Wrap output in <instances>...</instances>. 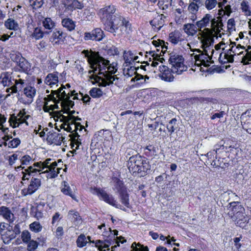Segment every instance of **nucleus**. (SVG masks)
I'll list each match as a JSON object with an SVG mask.
<instances>
[{
	"label": "nucleus",
	"mask_w": 251,
	"mask_h": 251,
	"mask_svg": "<svg viewBox=\"0 0 251 251\" xmlns=\"http://www.w3.org/2000/svg\"><path fill=\"white\" fill-rule=\"evenodd\" d=\"M82 53L87 58L92 69L89 71V74L93 73L90 75V79L100 86H106L112 84L115 80V77L112 74L117 71V64L114 62L110 64L108 60L99 55H94L88 50H84Z\"/></svg>",
	"instance_id": "nucleus-1"
},
{
	"label": "nucleus",
	"mask_w": 251,
	"mask_h": 251,
	"mask_svg": "<svg viewBox=\"0 0 251 251\" xmlns=\"http://www.w3.org/2000/svg\"><path fill=\"white\" fill-rule=\"evenodd\" d=\"M104 25L105 30L112 33L115 36L121 37L129 34L132 31L131 25L124 17L116 12L114 5H106L98 12Z\"/></svg>",
	"instance_id": "nucleus-2"
},
{
	"label": "nucleus",
	"mask_w": 251,
	"mask_h": 251,
	"mask_svg": "<svg viewBox=\"0 0 251 251\" xmlns=\"http://www.w3.org/2000/svg\"><path fill=\"white\" fill-rule=\"evenodd\" d=\"M196 25L199 32L198 39L205 47H208L213 43L214 37H222V34H224L221 33L224 26L221 18H216L209 13L197 21Z\"/></svg>",
	"instance_id": "nucleus-3"
},
{
	"label": "nucleus",
	"mask_w": 251,
	"mask_h": 251,
	"mask_svg": "<svg viewBox=\"0 0 251 251\" xmlns=\"http://www.w3.org/2000/svg\"><path fill=\"white\" fill-rule=\"evenodd\" d=\"M31 161V157L29 155H25L21 159V165L15 168L17 171L21 169L23 170L22 179L24 180H28L30 176H34L37 173L40 174L47 173L48 178H55L57 176L61 169V168L57 167V162H51L52 160L50 158H48L43 162H35L32 165L25 169L23 166L30 164Z\"/></svg>",
	"instance_id": "nucleus-4"
},
{
	"label": "nucleus",
	"mask_w": 251,
	"mask_h": 251,
	"mask_svg": "<svg viewBox=\"0 0 251 251\" xmlns=\"http://www.w3.org/2000/svg\"><path fill=\"white\" fill-rule=\"evenodd\" d=\"M210 46L205 47L202 44V47L203 49V51L199 49H196L195 51L199 52V54L195 55V65L199 68V70L202 72L207 71V68L208 67L211 63V60L214 50L210 49Z\"/></svg>",
	"instance_id": "nucleus-5"
},
{
	"label": "nucleus",
	"mask_w": 251,
	"mask_h": 251,
	"mask_svg": "<svg viewBox=\"0 0 251 251\" xmlns=\"http://www.w3.org/2000/svg\"><path fill=\"white\" fill-rule=\"evenodd\" d=\"M127 165L130 172L133 173H143L145 174L150 169V165L146 159L138 154L131 156Z\"/></svg>",
	"instance_id": "nucleus-6"
},
{
	"label": "nucleus",
	"mask_w": 251,
	"mask_h": 251,
	"mask_svg": "<svg viewBox=\"0 0 251 251\" xmlns=\"http://www.w3.org/2000/svg\"><path fill=\"white\" fill-rule=\"evenodd\" d=\"M169 62L171 65L172 72L174 74L180 75L183 72L186 71L187 67L184 64L183 56L175 52L169 54Z\"/></svg>",
	"instance_id": "nucleus-7"
},
{
	"label": "nucleus",
	"mask_w": 251,
	"mask_h": 251,
	"mask_svg": "<svg viewBox=\"0 0 251 251\" xmlns=\"http://www.w3.org/2000/svg\"><path fill=\"white\" fill-rule=\"evenodd\" d=\"M58 89L56 90H51L50 95L44 98L43 110L46 112H50L55 109H59L58 103L61 102L57 97Z\"/></svg>",
	"instance_id": "nucleus-8"
},
{
	"label": "nucleus",
	"mask_w": 251,
	"mask_h": 251,
	"mask_svg": "<svg viewBox=\"0 0 251 251\" xmlns=\"http://www.w3.org/2000/svg\"><path fill=\"white\" fill-rule=\"evenodd\" d=\"M65 87L63 86L61 88L58 89V93H57V97L61 100L60 106L62 108V110L64 113H68L70 112V109L74 105V102L70 100V92L69 91L64 90Z\"/></svg>",
	"instance_id": "nucleus-9"
},
{
	"label": "nucleus",
	"mask_w": 251,
	"mask_h": 251,
	"mask_svg": "<svg viewBox=\"0 0 251 251\" xmlns=\"http://www.w3.org/2000/svg\"><path fill=\"white\" fill-rule=\"evenodd\" d=\"M245 49L244 46L238 44L237 46H232L227 50V52L221 53L219 59L224 63H232L234 61V56L237 54L240 55L243 53V50Z\"/></svg>",
	"instance_id": "nucleus-10"
},
{
	"label": "nucleus",
	"mask_w": 251,
	"mask_h": 251,
	"mask_svg": "<svg viewBox=\"0 0 251 251\" xmlns=\"http://www.w3.org/2000/svg\"><path fill=\"white\" fill-rule=\"evenodd\" d=\"M90 192L93 195L97 196L100 200H102L116 208H121V205L114 200L112 196L108 195L102 189L93 187L91 188Z\"/></svg>",
	"instance_id": "nucleus-11"
},
{
	"label": "nucleus",
	"mask_w": 251,
	"mask_h": 251,
	"mask_svg": "<svg viewBox=\"0 0 251 251\" xmlns=\"http://www.w3.org/2000/svg\"><path fill=\"white\" fill-rule=\"evenodd\" d=\"M30 117L28 115H26L25 109L20 110L17 116L13 114L9 119L10 125L13 128L19 127L23 124H25L27 126L28 125L27 120Z\"/></svg>",
	"instance_id": "nucleus-12"
},
{
	"label": "nucleus",
	"mask_w": 251,
	"mask_h": 251,
	"mask_svg": "<svg viewBox=\"0 0 251 251\" xmlns=\"http://www.w3.org/2000/svg\"><path fill=\"white\" fill-rule=\"evenodd\" d=\"M23 92L26 99L21 98L19 99V101L25 104H30L33 101V98L36 95V89L31 86H27L24 88Z\"/></svg>",
	"instance_id": "nucleus-13"
},
{
	"label": "nucleus",
	"mask_w": 251,
	"mask_h": 251,
	"mask_svg": "<svg viewBox=\"0 0 251 251\" xmlns=\"http://www.w3.org/2000/svg\"><path fill=\"white\" fill-rule=\"evenodd\" d=\"M41 179L32 177L26 188L22 190L24 196L31 195L34 193L41 186Z\"/></svg>",
	"instance_id": "nucleus-14"
},
{
	"label": "nucleus",
	"mask_w": 251,
	"mask_h": 251,
	"mask_svg": "<svg viewBox=\"0 0 251 251\" xmlns=\"http://www.w3.org/2000/svg\"><path fill=\"white\" fill-rule=\"evenodd\" d=\"M166 50H167L164 49L162 51V49L160 48H156L155 52V51H150L149 52V54L152 57V60H151V58H150L151 65L152 67H155L159 64V62L162 63L163 61H165L164 59L161 57V56L162 55L161 53H163L164 54Z\"/></svg>",
	"instance_id": "nucleus-15"
},
{
	"label": "nucleus",
	"mask_w": 251,
	"mask_h": 251,
	"mask_svg": "<svg viewBox=\"0 0 251 251\" xmlns=\"http://www.w3.org/2000/svg\"><path fill=\"white\" fill-rule=\"evenodd\" d=\"M153 19L150 21V24L155 31H159L164 25L166 17L162 14L155 12L153 14Z\"/></svg>",
	"instance_id": "nucleus-16"
},
{
	"label": "nucleus",
	"mask_w": 251,
	"mask_h": 251,
	"mask_svg": "<svg viewBox=\"0 0 251 251\" xmlns=\"http://www.w3.org/2000/svg\"><path fill=\"white\" fill-rule=\"evenodd\" d=\"M159 77L166 82H172L174 81V76L172 75V69L170 70L167 66L161 65L159 66Z\"/></svg>",
	"instance_id": "nucleus-17"
},
{
	"label": "nucleus",
	"mask_w": 251,
	"mask_h": 251,
	"mask_svg": "<svg viewBox=\"0 0 251 251\" xmlns=\"http://www.w3.org/2000/svg\"><path fill=\"white\" fill-rule=\"evenodd\" d=\"M104 37L103 31L100 28H96L91 32H85L84 39L85 40L101 41Z\"/></svg>",
	"instance_id": "nucleus-18"
},
{
	"label": "nucleus",
	"mask_w": 251,
	"mask_h": 251,
	"mask_svg": "<svg viewBox=\"0 0 251 251\" xmlns=\"http://www.w3.org/2000/svg\"><path fill=\"white\" fill-rule=\"evenodd\" d=\"M28 75L27 74H22L18 75L15 79H13L14 83L13 86L15 88V91L18 93L21 91L24 88L26 87V83L27 81Z\"/></svg>",
	"instance_id": "nucleus-19"
},
{
	"label": "nucleus",
	"mask_w": 251,
	"mask_h": 251,
	"mask_svg": "<svg viewBox=\"0 0 251 251\" xmlns=\"http://www.w3.org/2000/svg\"><path fill=\"white\" fill-rule=\"evenodd\" d=\"M228 207V210L227 214L232 219L235 216L239 214V212H243L245 211L244 208L240 204L239 202L233 201L229 203Z\"/></svg>",
	"instance_id": "nucleus-20"
},
{
	"label": "nucleus",
	"mask_w": 251,
	"mask_h": 251,
	"mask_svg": "<svg viewBox=\"0 0 251 251\" xmlns=\"http://www.w3.org/2000/svg\"><path fill=\"white\" fill-rule=\"evenodd\" d=\"M116 189L120 193V199L122 203L126 207H128L129 205L128 195L124 187L123 183L119 180L117 182Z\"/></svg>",
	"instance_id": "nucleus-21"
},
{
	"label": "nucleus",
	"mask_w": 251,
	"mask_h": 251,
	"mask_svg": "<svg viewBox=\"0 0 251 251\" xmlns=\"http://www.w3.org/2000/svg\"><path fill=\"white\" fill-rule=\"evenodd\" d=\"M14 61L17 62V65L24 72H27L30 70V63L19 53L16 54Z\"/></svg>",
	"instance_id": "nucleus-22"
},
{
	"label": "nucleus",
	"mask_w": 251,
	"mask_h": 251,
	"mask_svg": "<svg viewBox=\"0 0 251 251\" xmlns=\"http://www.w3.org/2000/svg\"><path fill=\"white\" fill-rule=\"evenodd\" d=\"M125 62L124 65H133L134 62H139V57L136 52L130 50L125 51L123 54Z\"/></svg>",
	"instance_id": "nucleus-23"
},
{
	"label": "nucleus",
	"mask_w": 251,
	"mask_h": 251,
	"mask_svg": "<svg viewBox=\"0 0 251 251\" xmlns=\"http://www.w3.org/2000/svg\"><path fill=\"white\" fill-rule=\"evenodd\" d=\"M198 1L201 7L203 6L209 11L214 10L217 5L219 7L223 6V3L222 2H218L217 0H200Z\"/></svg>",
	"instance_id": "nucleus-24"
},
{
	"label": "nucleus",
	"mask_w": 251,
	"mask_h": 251,
	"mask_svg": "<svg viewBox=\"0 0 251 251\" xmlns=\"http://www.w3.org/2000/svg\"><path fill=\"white\" fill-rule=\"evenodd\" d=\"M64 138L59 133L49 132L47 135V141L50 144L60 145Z\"/></svg>",
	"instance_id": "nucleus-25"
},
{
	"label": "nucleus",
	"mask_w": 251,
	"mask_h": 251,
	"mask_svg": "<svg viewBox=\"0 0 251 251\" xmlns=\"http://www.w3.org/2000/svg\"><path fill=\"white\" fill-rule=\"evenodd\" d=\"M232 220L235 222L236 226L244 228L248 223L249 219L244 211L243 212H239V214L234 217Z\"/></svg>",
	"instance_id": "nucleus-26"
},
{
	"label": "nucleus",
	"mask_w": 251,
	"mask_h": 251,
	"mask_svg": "<svg viewBox=\"0 0 251 251\" xmlns=\"http://www.w3.org/2000/svg\"><path fill=\"white\" fill-rule=\"evenodd\" d=\"M0 216H2L5 220L12 223L14 221V215L9 208L4 206L0 207Z\"/></svg>",
	"instance_id": "nucleus-27"
},
{
	"label": "nucleus",
	"mask_w": 251,
	"mask_h": 251,
	"mask_svg": "<svg viewBox=\"0 0 251 251\" xmlns=\"http://www.w3.org/2000/svg\"><path fill=\"white\" fill-rule=\"evenodd\" d=\"M65 37V33L62 31L55 29L52 33L50 41L53 44H58L61 42H63Z\"/></svg>",
	"instance_id": "nucleus-28"
},
{
	"label": "nucleus",
	"mask_w": 251,
	"mask_h": 251,
	"mask_svg": "<svg viewBox=\"0 0 251 251\" xmlns=\"http://www.w3.org/2000/svg\"><path fill=\"white\" fill-rule=\"evenodd\" d=\"M12 80L13 79H12L11 74L9 72L2 73L0 76V83L3 87H9L13 85Z\"/></svg>",
	"instance_id": "nucleus-29"
},
{
	"label": "nucleus",
	"mask_w": 251,
	"mask_h": 251,
	"mask_svg": "<svg viewBox=\"0 0 251 251\" xmlns=\"http://www.w3.org/2000/svg\"><path fill=\"white\" fill-rule=\"evenodd\" d=\"M45 83L50 86V87H53L54 85L57 86L58 83V73L49 74L45 78Z\"/></svg>",
	"instance_id": "nucleus-30"
},
{
	"label": "nucleus",
	"mask_w": 251,
	"mask_h": 251,
	"mask_svg": "<svg viewBox=\"0 0 251 251\" xmlns=\"http://www.w3.org/2000/svg\"><path fill=\"white\" fill-rule=\"evenodd\" d=\"M61 191L64 195L69 196L73 200L76 201H77L75 194L72 190V188L70 186L67 182L63 181Z\"/></svg>",
	"instance_id": "nucleus-31"
},
{
	"label": "nucleus",
	"mask_w": 251,
	"mask_h": 251,
	"mask_svg": "<svg viewBox=\"0 0 251 251\" xmlns=\"http://www.w3.org/2000/svg\"><path fill=\"white\" fill-rule=\"evenodd\" d=\"M240 9L245 16L248 17L251 15V5L249 1L242 0L240 2Z\"/></svg>",
	"instance_id": "nucleus-32"
},
{
	"label": "nucleus",
	"mask_w": 251,
	"mask_h": 251,
	"mask_svg": "<svg viewBox=\"0 0 251 251\" xmlns=\"http://www.w3.org/2000/svg\"><path fill=\"white\" fill-rule=\"evenodd\" d=\"M5 27L9 30L17 31L20 29L17 21L13 18H8L4 22Z\"/></svg>",
	"instance_id": "nucleus-33"
},
{
	"label": "nucleus",
	"mask_w": 251,
	"mask_h": 251,
	"mask_svg": "<svg viewBox=\"0 0 251 251\" xmlns=\"http://www.w3.org/2000/svg\"><path fill=\"white\" fill-rule=\"evenodd\" d=\"M221 148H222L223 150H225L227 151H233L235 150L236 152H237L239 151L236 144L229 140L225 142L224 144L221 146Z\"/></svg>",
	"instance_id": "nucleus-34"
},
{
	"label": "nucleus",
	"mask_w": 251,
	"mask_h": 251,
	"mask_svg": "<svg viewBox=\"0 0 251 251\" xmlns=\"http://www.w3.org/2000/svg\"><path fill=\"white\" fill-rule=\"evenodd\" d=\"M197 26L193 24H186L183 25V30L188 36H194L198 31Z\"/></svg>",
	"instance_id": "nucleus-35"
},
{
	"label": "nucleus",
	"mask_w": 251,
	"mask_h": 251,
	"mask_svg": "<svg viewBox=\"0 0 251 251\" xmlns=\"http://www.w3.org/2000/svg\"><path fill=\"white\" fill-rule=\"evenodd\" d=\"M0 236H1L3 242L5 244H8L11 240L15 238V233L13 231L12 227L10 226V228H8L4 235H1Z\"/></svg>",
	"instance_id": "nucleus-36"
},
{
	"label": "nucleus",
	"mask_w": 251,
	"mask_h": 251,
	"mask_svg": "<svg viewBox=\"0 0 251 251\" xmlns=\"http://www.w3.org/2000/svg\"><path fill=\"white\" fill-rule=\"evenodd\" d=\"M201 7V5L195 2H192L190 3L188 6V10L193 15L191 18V19L193 21H195L197 19L196 14Z\"/></svg>",
	"instance_id": "nucleus-37"
},
{
	"label": "nucleus",
	"mask_w": 251,
	"mask_h": 251,
	"mask_svg": "<svg viewBox=\"0 0 251 251\" xmlns=\"http://www.w3.org/2000/svg\"><path fill=\"white\" fill-rule=\"evenodd\" d=\"M158 148L152 145H149L144 149V153L148 157H153L156 155Z\"/></svg>",
	"instance_id": "nucleus-38"
},
{
	"label": "nucleus",
	"mask_w": 251,
	"mask_h": 251,
	"mask_svg": "<svg viewBox=\"0 0 251 251\" xmlns=\"http://www.w3.org/2000/svg\"><path fill=\"white\" fill-rule=\"evenodd\" d=\"M62 25L70 31L74 30L75 27V22L70 18L63 19L62 20Z\"/></svg>",
	"instance_id": "nucleus-39"
},
{
	"label": "nucleus",
	"mask_w": 251,
	"mask_h": 251,
	"mask_svg": "<svg viewBox=\"0 0 251 251\" xmlns=\"http://www.w3.org/2000/svg\"><path fill=\"white\" fill-rule=\"evenodd\" d=\"M123 74L127 77L132 76L136 74V68L133 65H124Z\"/></svg>",
	"instance_id": "nucleus-40"
},
{
	"label": "nucleus",
	"mask_w": 251,
	"mask_h": 251,
	"mask_svg": "<svg viewBox=\"0 0 251 251\" xmlns=\"http://www.w3.org/2000/svg\"><path fill=\"white\" fill-rule=\"evenodd\" d=\"M68 216L75 225L79 224L81 221V218L77 211H70L68 213Z\"/></svg>",
	"instance_id": "nucleus-41"
},
{
	"label": "nucleus",
	"mask_w": 251,
	"mask_h": 251,
	"mask_svg": "<svg viewBox=\"0 0 251 251\" xmlns=\"http://www.w3.org/2000/svg\"><path fill=\"white\" fill-rule=\"evenodd\" d=\"M180 33L178 30L171 32L169 35V41L174 45H176L179 41Z\"/></svg>",
	"instance_id": "nucleus-42"
},
{
	"label": "nucleus",
	"mask_w": 251,
	"mask_h": 251,
	"mask_svg": "<svg viewBox=\"0 0 251 251\" xmlns=\"http://www.w3.org/2000/svg\"><path fill=\"white\" fill-rule=\"evenodd\" d=\"M168 131L172 134L178 127L177 120L176 118L171 120L166 126Z\"/></svg>",
	"instance_id": "nucleus-43"
},
{
	"label": "nucleus",
	"mask_w": 251,
	"mask_h": 251,
	"mask_svg": "<svg viewBox=\"0 0 251 251\" xmlns=\"http://www.w3.org/2000/svg\"><path fill=\"white\" fill-rule=\"evenodd\" d=\"M42 25L46 29L51 30L55 26V23L50 18H45L42 21Z\"/></svg>",
	"instance_id": "nucleus-44"
},
{
	"label": "nucleus",
	"mask_w": 251,
	"mask_h": 251,
	"mask_svg": "<svg viewBox=\"0 0 251 251\" xmlns=\"http://www.w3.org/2000/svg\"><path fill=\"white\" fill-rule=\"evenodd\" d=\"M87 240H90V237H86L85 235L81 234L77 238L76 244L78 247L82 248L88 243Z\"/></svg>",
	"instance_id": "nucleus-45"
},
{
	"label": "nucleus",
	"mask_w": 251,
	"mask_h": 251,
	"mask_svg": "<svg viewBox=\"0 0 251 251\" xmlns=\"http://www.w3.org/2000/svg\"><path fill=\"white\" fill-rule=\"evenodd\" d=\"M41 206H37L36 208L32 209L31 214L37 220L41 219L44 217V214L41 208Z\"/></svg>",
	"instance_id": "nucleus-46"
},
{
	"label": "nucleus",
	"mask_w": 251,
	"mask_h": 251,
	"mask_svg": "<svg viewBox=\"0 0 251 251\" xmlns=\"http://www.w3.org/2000/svg\"><path fill=\"white\" fill-rule=\"evenodd\" d=\"M45 33H49L48 32H44L41 27H36L34 29L31 36L32 38L36 40H39L43 37Z\"/></svg>",
	"instance_id": "nucleus-47"
},
{
	"label": "nucleus",
	"mask_w": 251,
	"mask_h": 251,
	"mask_svg": "<svg viewBox=\"0 0 251 251\" xmlns=\"http://www.w3.org/2000/svg\"><path fill=\"white\" fill-rule=\"evenodd\" d=\"M83 6V4L77 0H73L71 3L69 4L68 6H67L66 8L70 10L75 9H81Z\"/></svg>",
	"instance_id": "nucleus-48"
},
{
	"label": "nucleus",
	"mask_w": 251,
	"mask_h": 251,
	"mask_svg": "<svg viewBox=\"0 0 251 251\" xmlns=\"http://www.w3.org/2000/svg\"><path fill=\"white\" fill-rule=\"evenodd\" d=\"M95 245L100 251H105L106 250H109V245L107 241L103 242L100 240H97Z\"/></svg>",
	"instance_id": "nucleus-49"
},
{
	"label": "nucleus",
	"mask_w": 251,
	"mask_h": 251,
	"mask_svg": "<svg viewBox=\"0 0 251 251\" xmlns=\"http://www.w3.org/2000/svg\"><path fill=\"white\" fill-rule=\"evenodd\" d=\"M42 228L43 227L39 222L36 221L32 223L29 225L30 229L35 233L40 232L42 230Z\"/></svg>",
	"instance_id": "nucleus-50"
},
{
	"label": "nucleus",
	"mask_w": 251,
	"mask_h": 251,
	"mask_svg": "<svg viewBox=\"0 0 251 251\" xmlns=\"http://www.w3.org/2000/svg\"><path fill=\"white\" fill-rule=\"evenodd\" d=\"M26 245V250L27 251H35L39 246V243L34 240H31L28 242Z\"/></svg>",
	"instance_id": "nucleus-51"
},
{
	"label": "nucleus",
	"mask_w": 251,
	"mask_h": 251,
	"mask_svg": "<svg viewBox=\"0 0 251 251\" xmlns=\"http://www.w3.org/2000/svg\"><path fill=\"white\" fill-rule=\"evenodd\" d=\"M21 237L23 242L25 244L32 240L31 234L27 230L23 231L21 235Z\"/></svg>",
	"instance_id": "nucleus-52"
},
{
	"label": "nucleus",
	"mask_w": 251,
	"mask_h": 251,
	"mask_svg": "<svg viewBox=\"0 0 251 251\" xmlns=\"http://www.w3.org/2000/svg\"><path fill=\"white\" fill-rule=\"evenodd\" d=\"M90 95L94 98H100L102 95V91L98 88H93L90 91Z\"/></svg>",
	"instance_id": "nucleus-53"
},
{
	"label": "nucleus",
	"mask_w": 251,
	"mask_h": 251,
	"mask_svg": "<svg viewBox=\"0 0 251 251\" xmlns=\"http://www.w3.org/2000/svg\"><path fill=\"white\" fill-rule=\"evenodd\" d=\"M79 135L76 133L74 136L72 138V141L71 142V149H74L75 148V146H76V145L79 144V147L81 145V141H80V139H79Z\"/></svg>",
	"instance_id": "nucleus-54"
},
{
	"label": "nucleus",
	"mask_w": 251,
	"mask_h": 251,
	"mask_svg": "<svg viewBox=\"0 0 251 251\" xmlns=\"http://www.w3.org/2000/svg\"><path fill=\"white\" fill-rule=\"evenodd\" d=\"M152 44L155 48H160L162 49V51L164 49H167V46L166 45L165 42L163 40H153L152 41Z\"/></svg>",
	"instance_id": "nucleus-55"
},
{
	"label": "nucleus",
	"mask_w": 251,
	"mask_h": 251,
	"mask_svg": "<svg viewBox=\"0 0 251 251\" xmlns=\"http://www.w3.org/2000/svg\"><path fill=\"white\" fill-rule=\"evenodd\" d=\"M6 121V118L4 117V116L0 114V129L2 130V131L4 134H7L8 132V128L7 127H4L3 124L5 123Z\"/></svg>",
	"instance_id": "nucleus-56"
},
{
	"label": "nucleus",
	"mask_w": 251,
	"mask_h": 251,
	"mask_svg": "<svg viewBox=\"0 0 251 251\" xmlns=\"http://www.w3.org/2000/svg\"><path fill=\"white\" fill-rule=\"evenodd\" d=\"M242 126L248 133L251 134V118H249L245 122H244Z\"/></svg>",
	"instance_id": "nucleus-57"
},
{
	"label": "nucleus",
	"mask_w": 251,
	"mask_h": 251,
	"mask_svg": "<svg viewBox=\"0 0 251 251\" xmlns=\"http://www.w3.org/2000/svg\"><path fill=\"white\" fill-rule=\"evenodd\" d=\"M29 1L34 8H40L44 3V0H29Z\"/></svg>",
	"instance_id": "nucleus-58"
},
{
	"label": "nucleus",
	"mask_w": 251,
	"mask_h": 251,
	"mask_svg": "<svg viewBox=\"0 0 251 251\" xmlns=\"http://www.w3.org/2000/svg\"><path fill=\"white\" fill-rule=\"evenodd\" d=\"M9 228H10V226L9 224L4 222L0 223V236L4 235L6 231Z\"/></svg>",
	"instance_id": "nucleus-59"
},
{
	"label": "nucleus",
	"mask_w": 251,
	"mask_h": 251,
	"mask_svg": "<svg viewBox=\"0 0 251 251\" xmlns=\"http://www.w3.org/2000/svg\"><path fill=\"white\" fill-rule=\"evenodd\" d=\"M183 11L181 8H176L175 10V19L177 23H181V14Z\"/></svg>",
	"instance_id": "nucleus-60"
},
{
	"label": "nucleus",
	"mask_w": 251,
	"mask_h": 251,
	"mask_svg": "<svg viewBox=\"0 0 251 251\" xmlns=\"http://www.w3.org/2000/svg\"><path fill=\"white\" fill-rule=\"evenodd\" d=\"M138 247L135 243L132 245V248L134 251H149L148 248L147 247H144L143 245L141 244L138 245Z\"/></svg>",
	"instance_id": "nucleus-61"
},
{
	"label": "nucleus",
	"mask_w": 251,
	"mask_h": 251,
	"mask_svg": "<svg viewBox=\"0 0 251 251\" xmlns=\"http://www.w3.org/2000/svg\"><path fill=\"white\" fill-rule=\"evenodd\" d=\"M15 88L14 87L13 85L9 86V87H7V88L5 90V92L7 93V94L6 95L5 97L8 98L10 97L11 95L18 93L17 92H15Z\"/></svg>",
	"instance_id": "nucleus-62"
},
{
	"label": "nucleus",
	"mask_w": 251,
	"mask_h": 251,
	"mask_svg": "<svg viewBox=\"0 0 251 251\" xmlns=\"http://www.w3.org/2000/svg\"><path fill=\"white\" fill-rule=\"evenodd\" d=\"M20 143L21 141L19 139L14 138L9 142L8 146L9 147L13 148H16L20 145Z\"/></svg>",
	"instance_id": "nucleus-63"
},
{
	"label": "nucleus",
	"mask_w": 251,
	"mask_h": 251,
	"mask_svg": "<svg viewBox=\"0 0 251 251\" xmlns=\"http://www.w3.org/2000/svg\"><path fill=\"white\" fill-rule=\"evenodd\" d=\"M246 55L244 56L246 59L248 61H251V46H248L247 48L245 49Z\"/></svg>",
	"instance_id": "nucleus-64"
}]
</instances>
